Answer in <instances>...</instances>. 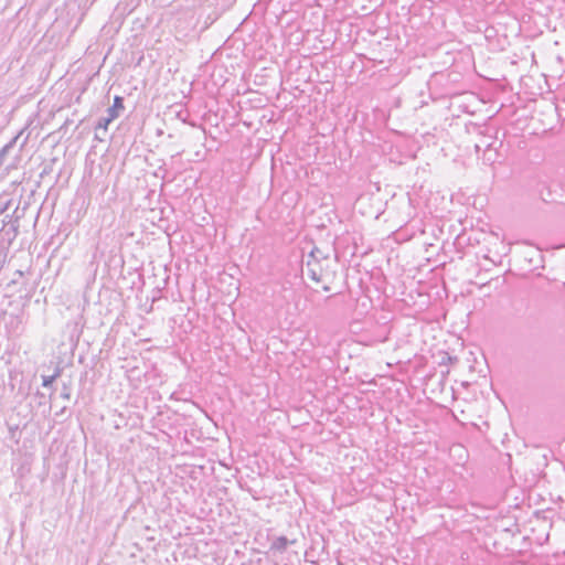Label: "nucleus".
<instances>
[{
  "instance_id": "1",
  "label": "nucleus",
  "mask_w": 565,
  "mask_h": 565,
  "mask_svg": "<svg viewBox=\"0 0 565 565\" xmlns=\"http://www.w3.org/2000/svg\"><path fill=\"white\" fill-rule=\"evenodd\" d=\"M21 135L22 131L15 135L6 146L2 147V149H0V168L4 167L6 171L14 169L18 160L20 159L21 151L26 141L24 140L19 147H17V142Z\"/></svg>"
},
{
  "instance_id": "2",
  "label": "nucleus",
  "mask_w": 565,
  "mask_h": 565,
  "mask_svg": "<svg viewBox=\"0 0 565 565\" xmlns=\"http://www.w3.org/2000/svg\"><path fill=\"white\" fill-rule=\"evenodd\" d=\"M124 98L120 96H115L113 106L107 109V115L116 119L119 117V114L124 110Z\"/></svg>"
},
{
  "instance_id": "3",
  "label": "nucleus",
  "mask_w": 565,
  "mask_h": 565,
  "mask_svg": "<svg viewBox=\"0 0 565 565\" xmlns=\"http://www.w3.org/2000/svg\"><path fill=\"white\" fill-rule=\"evenodd\" d=\"M294 542L295 541H289L286 536H278L273 541L270 548L282 553L287 550L288 545Z\"/></svg>"
},
{
  "instance_id": "4",
  "label": "nucleus",
  "mask_w": 565,
  "mask_h": 565,
  "mask_svg": "<svg viewBox=\"0 0 565 565\" xmlns=\"http://www.w3.org/2000/svg\"><path fill=\"white\" fill-rule=\"evenodd\" d=\"M307 271H308V276L315 280V281H320L321 280V276L319 274V270L317 268V264L316 263H312L311 260H308L307 262Z\"/></svg>"
},
{
  "instance_id": "5",
  "label": "nucleus",
  "mask_w": 565,
  "mask_h": 565,
  "mask_svg": "<svg viewBox=\"0 0 565 565\" xmlns=\"http://www.w3.org/2000/svg\"><path fill=\"white\" fill-rule=\"evenodd\" d=\"M115 119L111 118L110 116L107 115V117H102L97 125H96V129H104V130H107L108 128V125L114 121Z\"/></svg>"
},
{
  "instance_id": "6",
  "label": "nucleus",
  "mask_w": 565,
  "mask_h": 565,
  "mask_svg": "<svg viewBox=\"0 0 565 565\" xmlns=\"http://www.w3.org/2000/svg\"><path fill=\"white\" fill-rule=\"evenodd\" d=\"M60 375V371L57 370L53 375L51 376H43L42 385L44 387L52 386L53 382L56 380V377Z\"/></svg>"
},
{
  "instance_id": "7",
  "label": "nucleus",
  "mask_w": 565,
  "mask_h": 565,
  "mask_svg": "<svg viewBox=\"0 0 565 565\" xmlns=\"http://www.w3.org/2000/svg\"><path fill=\"white\" fill-rule=\"evenodd\" d=\"M309 257H310V258H312V259H313V262H312V263H316V264H317V262H318V259H319L320 257H321V258H326V257L322 255L321 250H320L319 248H317V247H315V248L310 252Z\"/></svg>"
},
{
  "instance_id": "8",
  "label": "nucleus",
  "mask_w": 565,
  "mask_h": 565,
  "mask_svg": "<svg viewBox=\"0 0 565 565\" xmlns=\"http://www.w3.org/2000/svg\"><path fill=\"white\" fill-rule=\"evenodd\" d=\"M61 397L64 398V399H70L71 398V387L66 383L63 384L62 392H61Z\"/></svg>"
},
{
  "instance_id": "9",
  "label": "nucleus",
  "mask_w": 565,
  "mask_h": 565,
  "mask_svg": "<svg viewBox=\"0 0 565 565\" xmlns=\"http://www.w3.org/2000/svg\"><path fill=\"white\" fill-rule=\"evenodd\" d=\"M323 290H324V291H329V290H330V288H329L328 286H324V287H323Z\"/></svg>"
},
{
  "instance_id": "10",
  "label": "nucleus",
  "mask_w": 565,
  "mask_h": 565,
  "mask_svg": "<svg viewBox=\"0 0 565 565\" xmlns=\"http://www.w3.org/2000/svg\"><path fill=\"white\" fill-rule=\"evenodd\" d=\"M476 150L479 151L480 150V145H476Z\"/></svg>"
},
{
  "instance_id": "11",
  "label": "nucleus",
  "mask_w": 565,
  "mask_h": 565,
  "mask_svg": "<svg viewBox=\"0 0 565 565\" xmlns=\"http://www.w3.org/2000/svg\"><path fill=\"white\" fill-rule=\"evenodd\" d=\"M455 448H456V449H458V450H462V447H461V446H457V447H455Z\"/></svg>"
}]
</instances>
